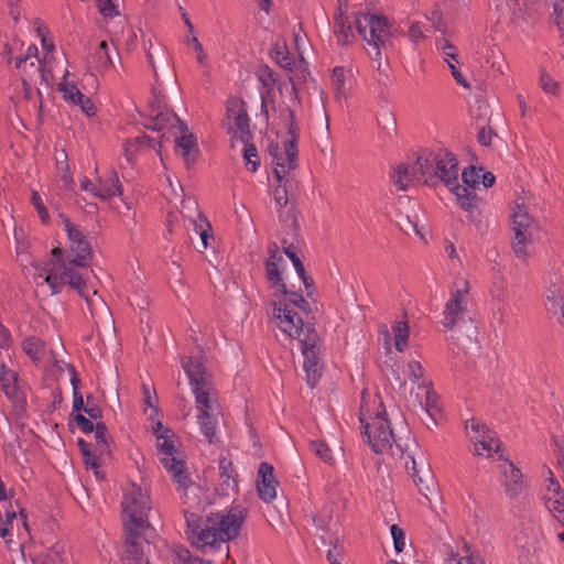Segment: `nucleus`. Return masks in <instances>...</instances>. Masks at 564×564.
Here are the masks:
<instances>
[{"instance_id": "nucleus-13", "label": "nucleus", "mask_w": 564, "mask_h": 564, "mask_svg": "<svg viewBox=\"0 0 564 564\" xmlns=\"http://www.w3.org/2000/svg\"><path fill=\"white\" fill-rule=\"evenodd\" d=\"M356 29L365 41L375 48L373 58H381L380 46L389 36V25L383 18L376 14H360L355 20Z\"/></svg>"}, {"instance_id": "nucleus-57", "label": "nucleus", "mask_w": 564, "mask_h": 564, "mask_svg": "<svg viewBox=\"0 0 564 564\" xmlns=\"http://www.w3.org/2000/svg\"><path fill=\"white\" fill-rule=\"evenodd\" d=\"M116 0H97V6L104 17L112 18L118 14Z\"/></svg>"}, {"instance_id": "nucleus-40", "label": "nucleus", "mask_w": 564, "mask_h": 564, "mask_svg": "<svg viewBox=\"0 0 564 564\" xmlns=\"http://www.w3.org/2000/svg\"><path fill=\"white\" fill-rule=\"evenodd\" d=\"M94 59L99 70H106L112 66V59L109 54V47L106 41L100 42L95 52Z\"/></svg>"}, {"instance_id": "nucleus-49", "label": "nucleus", "mask_w": 564, "mask_h": 564, "mask_svg": "<svg viewBox=\"0 0 564 564\" xmlns=\"http://www.w3.org/2000/svg\"><path fill=\"white\" fill-rule=\"evenodd\" d=\"M293 36H294L295 50H296L297 56H299V58H297L299 64H300V66H303V68H305L306 64H305L304 56H303V50L307 42L306 35L300 26L299 30H294Z\"/></svg>"}, {"instance_id": "nucleus-54", "label": "nucleus", "mask_w": 564, "mask_h": 564, "mask_svg": "<svg viewBox=\"0 0 564 564\" xmlns=\"http://www.w3.org/2000/svg\"><path fill=\"white\" fill-rule=\"evenodd\" d=\"M186 43H187V45L192 46L194 52L196 53V59H197L198 64L202 67H205L206 62H207V55L204 52L203 45L200 44L198 39L193 35V36L186 39Z\"/></svg>"}, {"instance_id": "nucleus-45", "label": "nucleus", "mask_w": 564, "mask_h": 564, "mask_svg": "<svg viewBox=\"0 0 564 564\" xmlns=\"http://www.w3.org/2000/svg\"><path fill=\"white\" fill-rule=\"evenodd\" d=\"M284 253L288 256V258L291 260V262L294 265V269L304 282L306 289L312 284V280L310 281L308 278L305 274V269L303 263L301 262L300 258L296 256V253L291 249V247L284 248Z\"/></svg>"}, {"instance_id": "nucleus-31", "label": "nucleus", "mask_w": 564, "mask_h": 564, "mask_svg": "<svg viewBox=\"0 0 564 564\" xmlns=\"http://www.w3.org/2000/svg\"><path fill=\"white\" fill-rule=\"evenodd\" d=\"M176 123L178 127H183V122H181L173 112L162 110L160 108H153L150 113L148 128L154 131H162L169 127H174Z\"/></svg>"}, {"instance_id": "nucleus-4", "label": "nucleus", "mask_w": 564, "mask_h": 564, "mask_svg": "<svg viewBox=\"0 0 564 564\" xmlns=\"http://www.w3.org/2000/svg\"><path fill=\"white\" fill-rule=\"evenodd\" d=\"M286 129V138L282 142L269 145L273 175L278 183L293 182L292 172L297 167V140L300 134L299 126L295 122L292 110H285L283 115Z\"/></svg>"}, {"instance_id": "nucleus-48", "label": "nucleus", "mask_w": 564, "mask_h": 564, "mask_svg": "<svg viewBox=\"0 0 564 564\" xmlns=\"http://www.w3.org/2000/svg\"><path fill=\"white\" fill-rule=\"evenodd\" d=\"M549 478L545 480V494L543 499L551 497H558L560 495H564L562 491V487L557 479L554 477L551 469H547Z\"/></svg>"}, {"instance_id": "nucleus-28", "label": "nucleus", "mask_w": 564, "mask_h": 564, "mask_svg": "<svg viewBox=\"0 0 564 564\" xmlns=\"http://www.w3.org/2000/svg\"><path fill=\"white\" fill-rule=\"evenodd\" d=\"M545 299L549 311H561V323L564 325V284L558 278L552 281L547 286Z\"/></svg>"}, {"instance_id": "nucleus-12", "label": "nucleus", "mask_w": 564, "mask_h": 564, "mask_svg": "<svg viewBox=\"0 0 564 564\" xmlns=\"http://www.w3.org/2000/svg\"><path fill=\"white\" fill-rule=\"evenodd\" d=\"M465 430L473 444L475 455L490 458L494 454H498L502 459V454H499L500 441L496 432L491 431L485 423L477 419H471L466 422Z\"/></svg>"}, {"instance_id": "nucleus-11", "label": "nucleus", "mask_w": 564, "mask_h": 564, "mask_svg": "<svg viewBox=\"0 0 564 564\" xmlns=\"http://www.w3.org/2000/svg\"><path fill=\"white\" fill-rule=\"evenodd\" d=\"M533 229L534 220L527 208L522 205L514 206L511 214V231L513 232L511 247L519 259H525L529 256Z\"/></svg>"}, {"instance_id": "nucleus-20", "label": "nucleus", "mask_w": 564, "mask_h": 564, "mask_svg": "<svg viewBox=\"0 0 564 564\" xmlns=\"http://www.w3.org/2000/svg\"><path fill=\"white\" fill-rule=\"evenodd\" d=\"M317 341H318V335L317 333H307L303 337V341L300 343L301 350L304 357V370L307 375V381L310 384L314 386L317 378H318V371H317Z\"/></svg>"}, {"instance_id": "nucleus-64", "label": "nucleus", "mask_w": 564, "mask_h": 564, "mask_svg": "<svg viewBox=\"0 0 564 564\" xmlns=\"http://www.w3.org/2000/svg\"><path fill=\"white\" fill-rule=\"evenodd\" d=\"M80 107V109L87 115V116H93L95 115V105L94 102L88 98L86 97L85 95L82 96L80 100H78V102L76 104Z\"/></svg>"}, {"instance_id": "nucleus-43", "label": "nucleus", "mask_w": 564, "mask_h": 564, "mask_svg": "<svg viewBox=\"0 0 564 564\" xmlns=\"http://www.w3.org/2000/svg\"><path fill=\"white\" fill-rule=\"evenodd\" d=\"M406 375H408L409 379L414 384L417 386L419 389H420V384H422L423 381H430L425 377V370H424L423 366L419 361H415V360L408 362Z\"/></svg>"}, {"instance_id": "nucleus-7", "label": "nucleus", "mask_w": 564, "mask_h": 564, "mask_svg": "<svg viewBox=\"0 0 564 564\" xmlns=\"http://www.w3.org/2000/svg\"><path fill=\"white\" fill-rule=\"evenodd\" d=\"M415 173L424 176L425 184H435L441 181L448 189L459 183L457 160L447 151L419 155V167Z\"/></svg>"}, {"instance_id": "nucleus-32", "label": "nucleus", "mask_w": 564, "mask_h": 564, "mask_svg": "<svg viewBox=\"0 0 564 564\" xmlns=\"http://www.w3.org/2000/svg\"><path fill=\"white\" fill-rule=\"evenodd\" d=\"M258 79L261 84L260 97L261 108L267 112L268 102L271 100V95L275 85V77L272 69L268 66H263L258 70Z\"/></svg>"}, {"instance_id": "nucleus-29", "label": "nucleus", "mask_w": 564, "mask_h": 564, "mask_svg": "<svg viewBox=\"0 0 564 564\" xmlns=\"http://www.w3.org/2000/svg\"><path fill=\"white\" fill-rule=\"evenodd\" d=\"M272 58L282 67L288 69L289 72H293L297 68H303L300 66L299 59L293 57L286 46V42L284 39H279L274 43L271 52Z\"/></svg>"}, {"instance_id": "nucleus-22", "label": "nucleus", "mask_w": 564, "mask_h": 564, "mask_svg": "<svg viewBox=\"0 0 564 564\" xmlns=\"http://www.w3.org/2000/svg\"><path fill=\"white\" fill-rule=\"evenodd\" d=\"M0 384L8 399L20 401L24 397L23 386L17 371L9 368L3 359L0 360Z\"/></svg>"}, {"instance_id": "nucleus-1", "label": "nucleus", "mask_w": 564, "mask_h": 564, "mask_svg": "<svg viewBox=\"0 0 564 564\" xmlns=\"http://www.w3.org/2000/svg\"><path fill=\"white\" fill-rule=\"evenodd\" d=\"M182 366L195 397L196 423L208 443H213L219 423V406L210 382V376L204 366L202 350L196 349L189 356L183 358Z\"/></svg>"}, {"instance_id": "nucleus-47", "label": "nucleus", "mask_w": 564, "mask_h": 564, "mask_svg": "<svg viewBox=\"0 0 564 564\" xmlns=\"http://www.w3.org/2000/svg\"><path fill=\"white\" fill-rule=\"evenodd\" d=\"M482 169L470 166L462 172V178L466 187L474 188L480 183Z\"/></svg>"}, {"instance_id": "nucleus-60", "label": "nucleus", "mask_w": 564, "mask_h": 564, "mask_svg": "<svg viewBox=\"0 0 564 564\" xmlns=\"http://www.w3.org/2000/svg\"><path fill=\"white\" fill-rule=\"evenodd\" d=\"M177 558L183 564H212L208 561H204L202 558L192 556L189 551H187V550L180 551L177 553Z\"/></svg>"}, {"instance_id": "nucleus-27", "label": "nucleus", "mask_w": 564, "mask_h": 564, "mask_svg": "<svg viewBox=\"0 0 564 564\" xmlns=\"http://www.w3.org/2000/svg\"><path fill=\"white\" fill-rule=\"evenodd\" d=\"M98 191L96 197L99 199H110L113 196H120L122 194V187L116 171L111 170L107 176L98 180Z\"/></svg>"}, {"instance_id": "nucleus-56", "label": "nucleus", "mask_w": 564, "mask_h": 564, "mask_svg": "<svg viewBox=\"0 0 564 564\" xmlns=\"http://www.w3.org/2000/svg\"><path fill=\"white\" fill-rule=\"evenodd\" d=\"M31 200H32V204L35 207L42 223L46 224L50 219V214H48L47 208L43 204L40 194L36 191L32 192Z\"/></svg>"}, {"instance_id": "nucleus-50", "label": "nucleus", "mask_w": 564, "mask_h": 564, "mask_svg": "<svg viewBox=\"0 0 564 564\" xmlns=\"http://www.w3.org/2000/svg\"><path fill=\"white\" fill-rule=\"evenodd\" d=\"M292 185V182H286L284 180L282 183H279L278 187L274 189L273 198L275 202L276 208H282L288 204V187Z\"/></svg>"}, {"instance_id": "nucleus-61", "label": "nucleus", "mask_w": 564, "mask_h": 564, "mask_svg": "<svg viewBox=\"0 0 564 564\" xmlns=\"http://www.w3.org/2000/svg\"><path fill=\"white\" fill-rule=\"evenodd\" d=\"M13 339L10 330L0 322V349L8 350Z\"/></svg>"}, {"instance_id": "nucleus-14", "label": "nucleus", "mask_w": 564, "mask_h": 564, "mask_svg": "<svg viewBox=\"0 0 564 564\" xmlns=\"http://www.w3.org/2000/svg\"><path fill=\"white\" fill-rule=\"evenodd\" d=\"M181 214L188 221L187 230L195 232L200 239V247L196 249L202 252L209 247V240L214 239L213 228L209 221L200 213L195 199L187 198L182 202Z\"/></svg>"}, {"instance_id": "nucleus-8", "label": "nucleus", "mask_w": 564, "mask_h": 564, "mask_svg": "<svg viewBox=\"0 0 564 564\" xmlns=\"http://www.w3.org/2000/svg\"><path fill=\"white\" fill-rule=\"evenodd\" d=\"M359 420L367 442L375 453L383 454L392 448L394 434L384 410L373 413L362 403Z\"/></svg>"}, {"instance_id": "nucleus-59", "label": "nucleus", "mask_w": 564, "mask_h": 564, "mask_svg": "<svg viewBox=\"0 0 564 564\" xmlns=\"http://www.w3.org/2000/svg\"><path fill=\"white\" fill-rule=\"evenodd\" d=\"M95 433V438L97 441V444L101 447V449H105L107 446V440H106V425L102 422H98L93 431Z\"/></svg>"}, {"instance_id": "nucleus-10", "label": "nucleus", "mask_w": 564, "mask_h": 564, "mask_svg": "<svg viewBox=\"0 0 564 564\" xmlns=\"http://www.w3.org/2000/svg\"><path fill=\"white\" fill-rule=\"evenodd\" d=\"M469 295V282L465 278H457L449 291V299L445 304L442 324L447 330H452L464 319L467 313Z\"/></svg>"}, {"instance_id": "nucleus-35", "label": "nucleus", "mask_w": 564, "mask_h": 564, "mask_svg": "<svg viewBox=\"0 0 564 564\" xmlns=\"http://www.w3.org/2000/svg\"><path fill=\"white\" fill-rule=\"evenodd\" d=\"M449 191L456 196L459 206L464 210L471 213L476 208L477 196L470 188L457 183Z\"/></svg>"}, {"instance_id": "nucleus-36", "label": "nucleus", "mask_w": 564, "mask_h": 564, "mask_svg": "<svg viewBox=\"0 0 564 564\" xmlns=\"http://www.w3.org/2000/svg\"><path fill=\"white\" fill-rule=\"evenodd\" d=\"M392 333L394 337V347L398 351L402 352L408 347L410 328L408 322L395 321L392 325Z\"/></svg>"}, {"instance_id": "nucleus-33", "label": "nucleus", "mask_w": 564, "mask_h": 564, "mask_svg": "<svg viewBox=\"0 0 564 564\" xmlns=\"http://www.w3.org/2000/svg\"><path fill=\"white\" fill-rule=\"evenodd\" d=\"M338 2L340 1L338 0ZM334 33L337 42L343 45L349 43L354 37L351 24L344 13L341 3H339L338 13L334 17Z\"/></svg>"}, {"instance_id": "nucleus-16", "label": "nucleus", "mask_w": 564, "mask_h": 564, "mask_svg": "<svg viewBox=\"0 0 564 564\" xmlns=\"http://www.w3.org/2000/svg\"><path fill=\"white\" fill-rule=\"evenodd\" d=\"M249 121L247 111L241 104L238 101L229 102L225 124L232 139L239 140L242 143L250 141Z\"/></svg>"}, {"instance_id": "nucleus-44", "label": "nucleus", "mask_w": 564, "mask_h": 564, "mask_svg": "<svg viewBox=\"0 0 564 564\" xmlns=\"http://www.w3.org/2000/svg\"><path fill=\"white\" fill-rule=\"evenodd\" d=\"M58 90L63 94V98L65 99V101L72 102L74 105L77 104L84 95L79 91L75 84L69 83L66 79H64L58 85Z\"/></svg>"}, {"instance_id": "nucleus-6", "label": "nucleus", "mask_w": 564, "mask_h": 564, "mask_svg": "<svg viewBox=\"0 0 564 564\" xmlns=\"http://www.w3.org/2000/svg\"><path fill=\"white\" fill-rule=\"evenodd\" d=\"M156 436V451L161 464L171 474L173 480L180 488H186L189 478L186 473L185 462L176 447V440L173 431L156 421L152 425Z\"/></svg>"}, {"instance_id": "nucleus-15", "label": "nucleus", "mask_w": 564, "mask_h": 564, "mask_svg": "<svg viewBox=\"0 0 564 564\" xmlns=\"http://www.w3.org/2000/svg\"><path fill=\"white\" fill-rule=\"evenodd\" d=\"M64 230L67 234L70 258L66 265L68 267H84L90 257V245L85 235L75 227L68 218L63 219Z\"/></svg>"}, {"instance_id": "nucleus-19", "label": "nucleus", "mask_w": 564, "mask_h": 564, "mask_svg": "<svg viewBox=\"0 0 564 564\" xmlns=\"http://www.w3.org/2000/svg\"><path fill=\"white\" fill-rule=\"evenodd\" d=\"M150 545L140 540L139 530L128 528L126 530V543L121 554L122 564H150L145 553Z\"/></svg>"}, {"instance_id": "nucleus-46", "label": "nucleus", "mask_w": 564, "mask_h": 564, "mask_svg": "<svg viewBox=\"0 0 564 564\" xmlns=\"http://www.w3.org/2000/svg\"><path fill=\"white\" fill-rule=\"evenodd\" d=\"M284 253L288 256V258L291 260V262L294 265V269L304 282L306 289L312 284V280L310 281L308 278L305 274V269L303 263L301 262L300 258L296 256V253L291 249V247L284 248Z\"/></svg>"}, {"instance_id": "nucleus-30", "label": "nucleus", "mask_w": 564, "mask_h": 564, "mask_svg": "<svg viewBox=\"0 0 564 564\" xmlns=\"http://www.w3.org/2000/svg\"><path fill=\"white\" fill-rule=\"evenodd\" d=\"M420 390H422L423 395H420V393L416 394V398L419 400V404L421 409L426 412V414L435 420L436 414L438 413V404H437V395L432 389L431 381H423L422 384H420Z\"/></svg>"}, {"instance_id": "nucleus-5", "label": "nucleus", "mask_w": 564, "mask_h": 564, "mask_svg": "<svg viewBox=\"0 0 564 564\" xmlns=\"http://www.w3.org/2000/svg\"><path fill=\"white\" fill-rule=\"evenodd\" d=\"M34 280L37 285L48 284L53 294L59 292L58 288L62 284L68 283L85 299L90 311L98 304L104 303L97 291L88 288L83 276L66 263H48L42 272L34 276Z\"/></svg>"}, {"instance_id": "nucleus-38", "label": "nucleus", "mask_w": 564, "mask_h": 564, "mask_svg": "<svg viewBox=\"0 0 564 564\" xmlns=\"http://www.w3.org/2000/svg\"><path fill=\"white\" fill-rule=\"evenodd\" d=\"M465 554H451L445 564H484L482 557L470 552L467 545L464 546Z\"/></svg>"}, {"instance_id": "nucleus-58", "label": "nucleus", "mask_w": 564, "mask_h": 564, "mask_svg": "<svg viewBox=\"0 0 564 564\" xmlns=\"http://www.w3.org/2000/svg\"><path fill=\"white\" fill-rule=\"evenodd\" d=\"M147 141V137L138 138L134 141H129L124 145V156L128 162L133 161V154L138 149L139 144H144Z\"/></svg>"}, {"instance_id": "nucleus-9", "label": "nucleus", "mask_w": 564, "mask_h": 564, "mask_svg": "<svg viewBox=\"0 0 564 564\" xmlns=\"http://www.w3.org/2000/svg\"><path fill=\"white\" fill-rule=\"evenodd\" d=\"M121 507L126 530H141L148 525L151 500L145 489L137 484L128 485L123 491Z\"/></svg>"}, {"instance_id": "nucleus-26", "label": "nucleus", "mask_w": 564, "mask_h": 564, "mask_svg": "<svg viewBox=\"0 0 564 564\" xmlns=\"http://www.w3.org/2000/svg\"><path fill=\"white\" fill-rule=\"evenodd\" d=\"M471 45L475 48L474 58L479 63L481 67L488 66L498 72L500 75H503V69L499 61L502 54L499 48L494 45L481 47L480 42H478L477 45H475L473 42Z\"/></svg>"}, {"instance_id": "nucleus-41", "label": "nucleus", "mask_w": 564, "mask_h": 564, "mask_svg": "<svg viewBox=\"0 0 564 564\" xmlns=\"http://www.w3.org/2000/svg\"><path fill=\"white\" fill-rule=\"evenodd\" d=\"M544 503L549 511L553 514V517L563 525L564 528V495H560L558 497L545 498Z\"/></svg>"}, {"instance_id": "nucleus-37", "label": "nucleus", "mask_w": 564, "mask_h": 564, "mask_svg": "<svg viewBox=\"0 0 564 564\" xmlns=\"http://www.w3.org/2000/svg\"><path fill=\"white\" fill-rule=\"evenodd\" d=\"M63 160L59 158L56 159V167L58 173V178L63 184V187L67 191H73L75 186L73 174L69 170V166L66 162V154L62 153Z\"/></svg>"}, {"instance_id": "nucleus-39", "label": "nucleus", "mask_w": 564, "mask_h": 564, "mask_svg": "<svg viewBox=\"0 0 564 564\" xmlns=\"http://www.w3.org/2000/svg\"><path fill=\"white\" fill-rule=\"evenodd\" d=\"M22 348L33 362L40 364L43 357L44 346L36 338H28L23 341Z\"/></svg>"}, {"instance_id": "nucleus-51", "label": "nucleus", "mask_w": 564, "mask_h": 564, "mask_svg": "<svg viewBox=\"0 0 564 564\" xmlns=\"http://www.w3.org/2000/svg\"><path fill=\"white\" fill-rule=\"evenodd\" d=\"M311 449L325 463L333 462L330 448L322 441H313L310 444Z\"/></svg>"}, {"instance_id": "nucleus-18", "label": "nucleus", "mask_w": 564, "mask_h": 564, "mask_svg": "<svg viewBox=\"0 0 564 564\" xmlns=\"http://www.w3.org/2000/svg\"><path fill=\"white\" fill-rule=\"evenodd\" d=\"M405 468L420 494L429 499V494L434 488V477L429 464L422 457L417 459L409 455L405 459Z\"/></svg>"}, {"instance_id": "nucleus-62", "label": "nucleus", "mask_w": 564, "mask_h": 564, "mask_svg": "<svg viewBox=\"0 0 564 564\" xmlns=\"http://www.w3.org/2000/svg\"><path fill=\"white\" fill-rule=\"evenodd\" d=\"M408 36L414 43L424 36L423 25L419 22L412 23L408 31Z\"/></svg>"}, {"instance_id": "nucleus-17", "label": "nucleus", "mask_w": 564, "mask_h": 564, "mask_svg": "<svg viewBox=\"0 0 564 564\" xmlns=\"http://www.w3.org/2000/svg\"><path fill=\"white\" fill-rule=\"evenodd\" d=\"M286 268L283 254L279 251L275 243L268 248V259L265 261V276L271 288L273 289L272 295L276 293L288 292L283 282V272Z\"/></svg>"}, {"instance_id": "nucleus-24", "label": "nucleus", "mask_w": 564, "mask_h": 564, "mask_svg": "<svg viewBox=\"0 0 564 564\" xmlns=\"http://www.w3.org/2000/svg\"><path fill=\"white\" fill-rule=\"evenodd\" d=\"M276 485L273 466L268 463H261L258 470L257 489L259 497L264 502H271L276 497Z\"/></svg>"}, {"instance_id": "nucleus-21", "label": "nucleus", "mask_w": 564, "mask_h": 564, "mask_svg": "<svg viewBox=\"0 0 564 564\" xmlns=\"http://www.w3.org/2000/svg\"><path fill=\"white\" fill-rule=\"evenodd\" d=\"M354 82L351 66H336L330 74V86L337 102L347 100Z\"/></svg>"}, {"instance_id": "nucleus-25", "label": "nucleus", "mask_w": 564, "mask_h": 564, "mask_svg": "<svg viewBox=\"0 0 564 564\" xmlns=\"http://www.w3.org/2000/svg\"><path fill=\"white\" fill-rule=\"evenodd\" d=\"M417 167L419 156L411 165H398L391 174V180L394 186L400 191H406L409 186L414 182L424 183V176L417 175V173H415Z\"/></svg>"}, {"instance_id": "nucleus-52", "label": "nucleus", "mask_w": 564, "mask_h": 564, "mask_svg": "<svg viewBox=\"0 0 564 564\" xmlns=\"http://www.w3.org/2000/svg\"><path fill=\"white\" fill-rule=\"evenodd\" d=\"M437 50L442 53L444 61L453 59L457 62V48L447 40L442 39L436 43Z\"/></svg>"}, {"instance_id": "nucleus-42", "label": "nucleus", "mask_w": 564, "mask_h": 564, "mask_svg": "<svg viewBox=\"0 0 564 564\" xmlns=\"http://www.w3.org/2000/svg\"><path fill=\"white\" fill-rule=\"evenodd\" d=\"M539 86L545 94L558 95L560 84L544 68L540 69Z\"/></svg>"}, {"instance_id": "nucleus-55", "label": "nucleus", "mask_w": 564, "mask_h": 564, "mask_svg": "<svg viewBox=\"0 0 564 564\" xmlns=\"http://www.w3.org/2000/svg\"><path fill=\"white\" fill-rule=\"evenodd\" d=\"M243 159L246 161V165L248 170L256 172L258 169V162L253 160V158H257V149L249 144V142L243 143Z\"/></svg>"}, {"instance_id": "nucleus-63", "label": "nucleus", "mask_w": 564, "mask_h": 564, "mask_svg": "<svg viewBox=\"0 0 564 564\" xmlns=\"http://www.w3.org/2000/svg\"><path fill=\"white\" fill-rule=\"evenodd\" d=\"M75 421H76L77 425L79 426V429L84 433H93V431H94V429L96 426V425L93 424V422L89 419H87L86 416H84L80 413H78L75 416Z\"/></svg>"}, {"instance_id": "nucleus-53", "label": "nucleus", "mask_w": 564, "mask_h": 564, "mask_svg": "<svg viewBox=\"0 0 564 564\" xmlns=\"http://www.w3.org/2000/svg\"><path fill=\"white\" fill-rule=\"evenodd\" d=\"M390 532L393 539V545L397 553H401L405 547V533L397 524L390 527Z\"/></svg>"}, {"instance_id": "nucleus-23", "label": "nucleus", "mask_w": 564, "mask_h": 564, "mask_svg": "<svg viewBox=\"0 0 564 564\" xmlns=\"http://www.w3.org/2000/svg\"><path fill=\"white\" fill-rule=\"evenodd\" d=\"M499 469L503 475V487L510 498L518 497L524 489V481L521 470L513 463L505 459Z\"/></svg>"}, {"instance_id": "nucleus-3", "label": "nucleus", "mask_w": 564, "mask_h": 564, "mask_svg": "<svg viewBox=\"0 0 564 564\" xmlns=\"http://www.w3.org/2000/svg\"><path fill=\"white\" fill-rule=\"evenodd\" d=\"M272 306L269 313L270 326L279 330L285 338L303 341L307 333H316L305 325L300 313H307L308 302L303 295L295 292H282L271 295Z\"/></svg>"}, {"instance_id": "nucleus-34", "label": "nucleus", "mask_w": 564, "mask_h": 564, "mask_svg": "<svg viewBox=\"0 0 564 564\" xmlns=\"http://www.w3.org/2000/svg\"><path fill=\"white\" fill-rule=\"evenodd\" d=\"M180 129L182 131V135L176 137V147L185 159L186 164H189L194 161L197 152L196 139L193 134L187 133V129L184 124L183 127H180Z\"/></svg>"}, {"instance_id": "nucleus-2", "label": "nucleus", "mask_w": 564, "mask_h": 564, "mask_svg": "<svg viewBox=\"0 0 564 564\" xmlns=\"http://www.w3.org/2000/svg\"><path fill=\"white\" fill-rule=\"evenodd\" d=\"M245 516L246 510L240 506L226 513H210L205 519L191 513L186 517L188 538L198 549L215 547L238 535Z\"/></svg>"}]
</instances>
